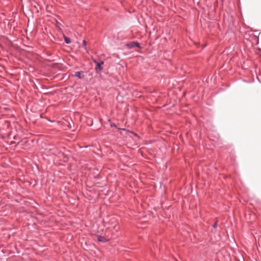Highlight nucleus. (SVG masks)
I'll return each mask as SVG.
<instances>
[{
	"label": "nucleus",
	"mask_w": 261,
	"mask_h": 261,
	"mask_svg": "<svg viewBox=\"0 0 261 261\" xmlns=\"http://www.w3.org/2000/svg\"><path fill=\"white\" fill-rule=\"evenodd\" d=\"M94 63L96 64L95 70L97 73L100 72L102 69V65L103 64V61L98 62L96 60L93 61Z\"/></svg>",
	"instance_id": "nucleus-1"
},
{
	"label": "nucleus",
	"mask_w": 261,
	"mask_h": 261,
	"mask_svg": "<svg viewBox=\"0 0 261 261\" xmlns=\"http://www.w3.org/2000/svg\"><path fill=\"white\" fill-rule=\"evenodd\" d=\"M126 47H127V48L128 49H131L132 48H133L135 46H136L138 48H140V44L137 42H131L129 43H127L126 45Z\"/></svg>",
	"instance_id": "nucleus-2"
},
{
	"label": "nucleus",
	"mask_w": 261,
	"mask_h": 261,
	"mask_svg": "<svg viewBox=\"0 0 261 261\" xmlns=\"http://www.w3.org/2000/svg\"><path fill=\"white\" fill-rule=\"evenodd\" d=\"M82 72L77 71L73 75L74 76L78 77L80 79H82V76H81V73Z\"/></svg>",
	"instance_id": "nucleus-3"
},
{
	"label": "nucleus",
	"mask_w": 261,
	"mask_h": 261,
	"mask_svg": "<svg viewBox=\"0 0 261 261\" xmlns=\"http://www.w3.org/2000/svg\"><path fill=\"white\" fill-rule=\"evenodd\" d=\"M98 240L99 242H105L106 241V239L103 237L99 236L98 237Z\"/></svg>",
	"instance_id": "nucleus-4"
},
{
	"label": "nucleus",
	"mask_w": 261,
	"mask_h": 261,
	"mask_svg": "<svg viewBox=\"0 0 261 261\" xmlns=\"http://www.w3.org/2000/svg\"><path fill=\"white\" fill-rule=\"evenodd\" d=\"M64 40L67 44H70L71 43L70 39L67 37L64 36Z\"/></svg>",
	"instance_id": "nucleus-5"
},
{
	"label": "nucleus",
	"mask_w": 261,
	"mask_h": 261,
	"mask_svg": "<svg viewBox=\"0 0 261 261\" xmlns=\"http://www.w3.org/2000/svg\"><path fill=\"white\" fill-rule=\"evenodd\" d=\"M86 41L85 40H83V44L84 46H86Z\"/></svg>",
	"instance_id": "nucleus-6"
},
{
	"label": "nucleus",
	"mask_w": 261,
	"mask_h": 261,
	"mask_svg": "<svg viewBox=\"0 0 261 261\" xmlns=\"http://www.w3.org/2000/svg\"><path fill=\"white\" fill-rule=\"evenodd\" d=\"M216 225V222L214 224H213V227H215Z\"/></svg>",
	"instance_id": "nucleus-7"
}]
</instances>
